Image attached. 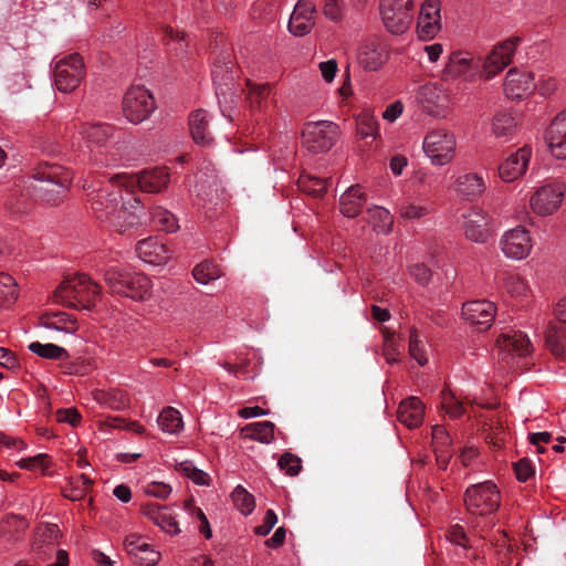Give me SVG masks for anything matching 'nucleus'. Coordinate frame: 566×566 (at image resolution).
Segmentation results:
<instances>
[{
    "instance_id": "nucleus-41",
    "label": "nucleus",
    "mask_w": 566,
    "mask_h": 566,
    "mask_svg": "<svg viewBox=\"0 0 566 566\" xmlns=\"http://www.w3.org/2000/svg\"><path fill=\"white\" fill-rule=\"evenodd\" d=\"M357 134L361 138L379 137V125L376 117L369 111H363L356 118Z\"/></svg>"
},
{
    "instance_id": "nucleus-58",
    "label": "nucleus",
    "mask_w": 566,
    "mask_h": 566,
    "mask_svg": "<svg viewBox=\"0 0 566 566\" xmlns=\"http://www.w3.org/2000/svg\"><path fill=\"white\" fill-rule=\"evenodd\" d=\"M49 464V457L46 454H38L32 458L21 459L19 465L28 470L40 469L43 471Z\"/></svg>"
},
{
    "instance_id": "nucleus-59",
    "label": "nucleus",
    "mask_w": 566,
    "mask_h": 566,
    "mask_svg": "<svg viewBox=\"0 0 566 566\" xmlns=\"http://www.w3.org/2000/svg\"><path fill=\"white\" fill-rule=\"evenodd\" d=\"M409 352L410 355L420 364L424 365L427 363V358L423 354L422 348L420 347V340L416 334V331H410V339H409Z\"/></svg>"
},
{
    "instance_id": "nucleus-2",
    "label": "nucleus",
    "mask_w": 566,
    "mask_h": 566,
    "mask_svg": "<svg viewBox=\"0 0 566 566\" xmlns=\"http://www.w3.org/2000/svg\"><path fill=\"white\" fill-rule=\"evenodd\" d=\"M32 178L39 182L33 187L38 197L49 205L57 206L72 184L73 172L57 164L43 161L33 168Z\"/></svg>"
},
{
    "instance_id": "nucleus-40",
    "label": "nucleus",
    "mask_w": 566,
    "mask_h": 566,
    "mask_svg": "<svg viewBox=\"0 0 566 566\" xmlns=\"http://www.w3.org/2000/svg\"><path fill=\"white\" fill-rule=\"evenodd\" d=\"M301 191L313 197H322L327 189V179L302 174L297 179Z\"/></svg>"
},
{
    "instance_id": "nucleus-26",
    "label": "nucleus",
    "mask_w": 566,
    "mask_h": 566,
    "mask_svg": "<svg viewBox=\"0 0 566 566\" xmlns=\"http://www.w3.org/2000/svg\"><path fill=\"white\" fill-rule=\"evenodd\" d=\"M546 139L552 155L566 159V108L552 120Z\"/></svg>"
},
{
    "instance_id": "nucleus-37",
    "label": "nucleus",
    "mask_w": 566,
    "mask_h": 566,
    "mask_svg": "<svg viewBox=\"0 0 566 566\" xmlns=\"http://www.w3.org/2000/svg\"><path fill=\"white\" fill-rule=\"evenodd\" d=\"M20 289L15 279L6 272H0V307L9 308L19 298Z\"/></svg>"
},
{
    "instance_id": "nucleus-63",
    "label": "nucleus",
    "mask_w": 566,
    "mask_h": 566,
    "mask_svg": "<svg viewBox=\"0 0 566 566\" xmlns=\"http://www.w3.org/2000/svg\"><path fill=\"white\" fill-rule=\"evenodd\" d=\"M56 420L76 427L81 421V415L75 408L60 409L56 411Z\"/></svg>"
},
{
    "instance_id": "nucleus-60",
    "label": "nucleus",
    "mask_w": 566,
    "mask_h": 566,
    "mask_svg": "<svg viewBox=\"0 0 566 566\" xmlns=\"http://www.w3.org/2000/svg\"><path fill=\"white\" fill-rule=\"evenodd\" d=\"M145 544L146 542L137 534H130L126 536L124 541L125 549L133 559L136 557V555H139V551L144 547Z\"/></svg>"
},
{
    "instance_id": "nucleus-42",
    "label": "nucleus",
    "mask_w": 566,
    "mask_h": 566,
    "mask_svg": "<svg viewBox=\"0 0 566 566\" xmlns=\"http://www.w3.org/2000/svg\"><path fill=\"white\" fill-rule=\"evenodd\" d=\"M249 92L248 101L250 107L255 111H262L268 103V96L270 95V84H252L248 81Z\"/></svg>"
},
{
    "instance_id": "nucleus-31",
    "label": "nucleus",
    "mask_w": 566,
    "mask_h": 566,
    "mask_svg": "<svg viewBox=\"0 0 566 566\" xmlns=\"http://www.w3.org/2000/svg\"><path fill=\"white\" fill-rule=\"evenodd\" d=\"M189 129L193 142L209 146L213 138L209 132V119L205 109H196L189 115Z\"/></svg>"
},
{
    "instance_id": "nucleus-19",
    "label": "nucleus",
    "mask_w": 566,
    "mask_h": 566,
    "mask_svg": "<svg viewBox=\"0 0 566 566\" xmlns=\"http://www.w3.org/2000/svg\"><path fill=\"white\" fill-rule=\"evenodd\" d=\"M389 59L387 45L379 39L366 40L358 52V62L366 71L379 70Z\"/></svg>"
},
{
    "instance_id": "nucleus-38",
    "label": "nucleus",
    "mask_w": 566,
    "mask_h": 566,
    "mask_svg": "<svg viewBox=\"0 0 566 566\" xmlns=\"http://www.w3.org/2000/svg\"><path fill=\"white\" fill-rule=\"evenodd\" d=\"M367 216L368 222L378 233L388 234L391 231L394 219L387 209L382 207L369 208L367 209Z\"/></svg>"
},
{
    "instance_id": "nucleus-17",
    "label": "nucleus",
    "mask_w": 566,
    "mask_h": 566,
    "mask_svg": "<svg viewBox=\"0 0 566 566\" xmlns=\"http://www.w3.org/2000/svg\"><path fill=\"white\" fill-rule=\"evenodd\" d=\"M441 3L439 0H427L422 3L418 21L417 33L419 39L427 41L433 39L441 30Z\"/></svg>"
},
{
    "instance_id": "nucleus-25",
    "label": "nucleus",
    "mask_w": 566,
    "mask_h": 566,
    "mask_svg": "<svg viewBox=\"0 0 566 566\" xmlns=\"http://www.w3.org/2000/svg\"><path fill=\"white\" fill-rule=\"evenodd\" d=\"M60 534L56 524H46L36 527L31 544L32 553L40 559L45 560L55 548V543Z\"/></svg>"
},
{
    "instance_id": "nucleus-45",
    "label": "nucleus",
    "mask_w": 566,
    "mask_h": 566,
    "mask_svg": "<svg viewBox=\"0 0 566 566\" xmlns=\"http://www.w3.org/2000/svg\"><path fill=\"white\" fill-rule=\"evenodd\" d=\"M151 221L160 231L169 233L175 232L179 228L177 218L171 212L159 207L151 212Z\"/></svg>"
},
{
    "instance_id": "nucleus-57",
    "label": "nucleus",
    "mask_w": 566,
    "mask_h": 566,
    "mask_svg": "<svg viewBox=\"0 0 566 566\" xmlns=\"http://www.w3.org/2000/svg\"><path fill=\"white\" fill-rule=\"evenodd\" d=\"M546 342L551 347L552 352L557 355H564L565 353V343L559 336L558 332L552 326L546 335Z\"/></svg>"
},
{
    "instance_id": "nucleus-32",
    "label": "nucleus",
    "mask_w": 566,
    "mask_h": 566,
    "mask_svg": "<svg viewBox=\"0 0 566 566\" xmlns=\"http://www.w3.org/2000/svg\"><path fill=\"white\" fill-rule=\"evenodd\" d=\"M366 202L365 193L359 185L348 188L339 199L340 212L347 218H355Z\"/></svg>"
},
{
    "instance_id": "nucleus-51",
    "label": "nucleus",
    "mask_w": 566,
    "mask_h": 566,
    "mask_svg": "<svg viewBox=\"0 0 566 566\" xmlns=\"http://www.w3.org/2000/svg\"><path fill=\"white\" fill-rule=\"evenodd\" d=\"M442 408L452 418H458L465 412L463 402L460 401L453 394L444 392L441 401Z\"/></svg>"
},
{
    "instance_id": "nucleus-5",
    "label": "nucleus",
    "mask_w": 566,
    "mask_h": 566,
    "mask_svg": "<svg viewBox=\"0 0 566 566\" xmlns=\"http://www.w3.org/2000/svg\"><path fill=\"white\" fill-rule=\"evenodd\" d=\"M339 135V126L334 122L306 123L302 132L303 145L313 154L325 153L335 145Z\"/></svg>"
},
{
    "instance_id": "nucleus-44",
    "label": "nucleus",
    "mask_w": 566,
    "mask_h": 566,
    "mask_svg": "<svg viewBox=\"0 0 566 566\" xmlns=\"http://www.w3.org/2000/svg\"><path fill=\"white\" fill-rule=\"evenodd\" d=\"M192 275L198 283L208 284L221 276V270L213 262L203 261L195 266Z\"/></svg>"
},
{
    "instance_id": "nucleus-12",
    "label": "nucleus",
    "mask_w": 566,
    "mask_h": 566,
    "mask_svg": "<svg viewBox=\"0 0 566 566\" xmlns=\"http://www.w3.org/2000/svg\"><path fill=\"white\" fill-rule=\"evenodd\" d=\"M520 42L518 36H513L495 45L481 64V77L490 80L505 69L511 63Z\"/></svg>"
},
{
    "instance_id": "nucleus-27",
    "label": "nucleus",
    "mask_w": 566,
    "mask_h": 566,
    "mask_svg": "<svg viewBox=\"0 0 566 566\" xmlns=\"http://www.w3.org/2000/svg\"><path fill=\"white\" fill-rule=\"evenodd\" d=\"M136 253L146 263L160 265L170 259L166 245L156 237H149L136 243Z\"/></svg>"
},
{
    "instance_id": "nucleus-14",
    "label": "nucleus",
    "mask_w": 566,
    "mask_h": 566,
    "mask_svg": "<svg viewBox=\"0 0 566 566\" xmlns=\"http://www.w3.org/2000/svg\"><path fill=\"white\" fill-rule=\"evenodd\" d=\"M446 80L463 78L473 82L481 77L480 60H474L469 53L453 52L442 72Z\"/></svg>"
},
{
    "instance_id": "nucleus-55",
    "label": "nucleus",
    "mask_w": 566,
    "mask_h": 566,
    "mask_svg": "<svg viewBox=\"0 0 566 566\" xmlns=\"http://www.w3.org/2000/svg\"><path fill=\"white\" fill-rule=\"evenodd\" d=\"M452 443V440L449 436V432L441 424H436L432 427V444L433 449H449Z\"/></svg>"
},
{
    "instance_id": "nucleus-3",
    "label": "nucleus",
    "mask_w": 566,
    "mask_h": 566,
    "mask_svg": "<svg viewBox=\"0 0 566 566\" xmlns=\"http://www.w3.org/2000/svg\"><path fill=\"white\" fill-rule=\"evenodd\" d=\"M104 282L112 294L145 301L151 295L150 279L139 272H133L120 266H111L104 272Z\"/></svg>"
},
{
    "instance_id": "nucleus-8",
    "label": "nucleus",
    "mask_w": 566,
    "mask_h": 566,
    "mask_svg": "<svg viewBox=\"0 0 566 566\" xmlns=\"http://www.w3.org/2000/svg\"><path fill=\"white\" fill-rule=\"evenodd\" d=\"M155 99L144 86H130L123 98V112L133 124H139L147 119L155 111Z\"/></svg>"
},
{
    "instance_id": "nucleus-52",
    "label": "nucleus",
    "mask_w": 566,
    "mask_h": 566,
    "mask_svg": "<svg viewBox=\"0 0 566 566\" xmlns=\"http://www.w3.org/2000/svg\"><path fill=\"white\" fill-rule=\"evenodd\" d=\"M277 464L281 470H284L291 476L297 475L302 468L301 459L291 452L283 453Z\"/></svg>"
},
{
    "instance_id": "nucleus-21",
    "label": "nucleus",
    "mask_w": 566,
    "mask_h": 566,
    "mask_svg": "<svg viewBox=\"0 0 566 566\" xmlns=\"http://www.w3.org/2000/svg\"><path fill=\"white\" fill-rule=\"evenodd\" d=\"M485 189V178L479 172L465 171L460 174L453 182V190L457 196L470 202L479 199Z\"/></svg>"
},
{
    "instance_id": "nucleus-46",
    "label": "nucleus",
    "mask_w": 566,
    "mask_h": 566,
    "mask_svg": "<svg viewBox=\"0 0 566 566\" xmlns=\"http://www.w3.org/2000/svg\"><path fill=\"white\" fill-rule=\"evenodd\" d=\"M232 500L238 510L244 515H249L255 507L254 497L243 486L238 485L232 492Z\"/></svg>"
},
{
    "instance_id": "nucleus-24",
    "label": "nucleus",
    "mask_w": 566,
    "mask_h": 566,
    "mask_svg": "<svg viewBox=\"0 0 566 566\" xmlns=\"http://www.w3.org/2000/svg\"><path fill=\"white\" fill-rule=\"evenodd\" d=\"M531 155L532 150L527 146H524L510 155L499 167V175L501 179L505 182H512L524 175Z\"/></svg>"
},
{
    "instance_id": "nucleus-35",
    "label": "nucleus",
    "mask_w": 566,
    "mask_h": 566,
    "mask_svg": "<svg viewBox=\"0 0 566 566\" xmlns=\"http://www.w3.org/2000/svg\"><path fill=\"white\" fill-rule=\"evenodd\" d=\"M517 126L518 119L510 112L500 111L493 116L492 132L499 138L513 136Z\"/></svg>"
},
{
    "instance_id": "nucleus-16",
    "label": "nucleus",
    "mask_w": 566,
    "mask_h": 566,
    "mask_svg": "<svg viewBox=\"0 0 566 566\" xmlns=\"http://www.w3.org/2000/svg\"><path fill=\"white\" fill-rule=\"evenodd\" d=\"M500 245L505 256L513 260H523L531 253L533 242L530 232L524 227L518 226L503 234Z\"/></svg>"
},
{
    "instance_id": "nucleus-30",
    "label": "nucleus",
    "mask_w": 566,
    "mask_h": 566,
    "mask_svg": "<svg viewBox=\"0 0 566 566\" xmlns=\"http://www.w3.org/2000/svg\"><path fill=\"white\" fill-rule=\"evenodd\" d=\"M424 407L417 397H410L401 401L398 409V419L408 428H417L423 421Z\"/></svg>"
},
{
    "instance_id": "nucleus-43",
    "label": "nucleus",
    "mask_w": 566,
    "mask_h": 566,
    "mask_svg": "<svg viewBox=\"0 0 566 566\" xmlns=\"http://www.w3.org/2000/svg\"><path fill=\"white\" fill-rule=\"evenodd\" d=\"M158 426L163 431L176 433L182 428V419L180 412L172 407H166L158 417Z\"/></svg>"
},
{
    "instance_id": "nucleus-9",
    "label": "nucleus",
    "mask_w": 566,
    "mask_h": 566,
    "mask_svg": "<svg viewBox=\"0 0 566 566\" xmlns=\"http://www.w3.org/2000/svg\"><path fill=\"white\" fill-rule=\"evenodd\" d=\"M455 147L454 135L446 129L431 130L423 140L424 153L438 166H443L453 159Z\"/></svg>"
},
{
    "instance_id": "nucleus-10",
    "label": "nucleus",
    "mask_w": 566,
    "mask_h": 566,
    "mask_svg": "<svg viewBox=\"0 0 566 566\" xmlns=\"http://www.w3.org/2000/svg\"><path fill=\"white\" fill-rule=\"evenodd\" d=\"M417 98L422 111L428 115L446 118L451 112V98L448 92L436 83L422 85Z\"/></svg>"
},
{
    "instance_id": "nucleus-22",
    "label": "nucleus",
    "mask_w": 566,
    "mask_h": 566,
    "mask_svg": "<svg viewBox=\"0 0 566 566\" xmlns=\"http://www.w3.org/2000/svg\"><path fill=\"white\" fill-rule=\"evenodd\" d=\"M503 86L507 97L520 99L534 90V76L531 72L513 67L506 73Z\"/></svg>"
},
{
    "instance_id": "nucleus-49",
    "label": "nucleus",
    "mask_w": 566,
    "mask_h": 566,
    "mask_svg": "<svg viewBox=\"0 0 566 566\" xmlns=\"http://www.w3.org/2000/svg\"><path fill=\"white\" fill-rule=\"evenodd\" d=\"M431 209L424 205L407 203L399 209V216L405 220H419L427 217Z\"/></svg>"
},
{
    "instance_id": "nucleus-13",
    "label": "nucleus",
    "mask_w": 566,
    "mask_h": 566,
    "mask_svg": "<svg viewBox=\"0 0 566 566\" xmlns=\"http://www.w3.org/2000/svg\"><path fill=\"white\" fill-rule=\"evenodd\" d=\"M115 179L125 187L138 185L142 191L156 193L160 192L168 185L169 172L166 167H156L150 170H144L137 176L116 175Z\"/></svg>"
},
{
    "instance_id": "nucleus-39",
    "label": "nucleus",
    "mask_w": 566,
    "mask_h": 566,
    "mask_svg": "<svg viewBox=\"0 0 566 566\" xmlns=\"http://www.w3.org/2000/svg\"><path fill=\"white\" fill-rule=\"evenodd\" d=\"M28 348L31 353L45 359L65 360L70 357L65 348L52 343L42 344L40 342H33Z\"/></svg>"
},
{
    "instance_id": "nucleus-54",
    "label": "nucleus",
    "mask_w": 566,
    "mask_h": 566,
    "mask_svg": "<svg viewBox=\"0 0 566 566\" xmlns=\"http://www.w3.org/2000/svg\"><path fill=\"white\" fill-rule=\"evenodd\" d=\"M160 558L158 552L154 551L147 543L139 551V555L133 559L139 566H155Z\"/></svg>"
},
{
    "instance_id": "nucleus-20",
    "label": "nucleus",
    "mask_w": 566,
    "mask_h": 566,
    "mask_svg": "<svg viewBox=\"0 0 566 566\" xmlns=\"http://www.w3.org/2000/svg\"><path fill=\"white\" fill-rule=\"evenodd\" d=\"M143 210V205L138 197L129 196L127 200H124L117 207L109 226L113 227L119 233L126 232L128 229L135 227L138 223V212Z\"/></svg>"
},
{
    "instance_id": "nucleus-28",
    "label": "nucleus",
    "mask_w": 566,
    "mask_h": 566,
    "mask_svg": "<svg viewBox=\"0 0 566 566\" xmlns=\"http://www.w3.org/2000/svg\"><path fill=\"white\" fill-rule=\"evenodd\" d=\"M496 343L501 349L516 354L520 357H524L533 350L528 336L521 331L503 333L499 336Z\"/></svg>"
},
{
    "instance_id": "nucleus-29",
    "label": "nucleus",
    "mask_w": 566,
    "mask_h": 566,
    "mask_svg": "<svg viewBox=\"0 0 566 566\" xmlns=\"http://www.w3.org/2000/svg\"><path fill=\"white\" fill-rule=\"evenodd\" d=\"M145 516L157 524L163 531L170 534H178L180 530L177 522L171 516L167 506H161L154 502H148L142 509Z\"/></svg>"
},
{
    "instance_id": "nucleus-7",
    "label": "nucleus",
    "mask_w": 566,
    "mask_h": 566,
    "mask_svg": "<svg viewBox=\"0 0 566 566\" xmlns=\"http://www.w3.org/2000/svg\"><path fill=\"white\" fill-rule=\"evenodd\" d=\"M84 76L85 65L78 53H72L55 64L54 83L62 93H71L76 90Z\"/></svg>"
},
{
    "instance_id": "nucleus-6",
    "label": "nucleus",
    "mask_w": 566,
    "mask_h": 566,
    "mask_svg": "<svg viewBox=\"0 0 566 566\" xmlns=\"http://www.w3.org/2000/svg\"><path fill=\"white\" fill-rule=\"evenodd\" d=\"M463 501L470 513L486 515L499 509L501 496L497 486L491 481H485L469 486Z\"/></svg>"
},
{
    "instance_id": "nucleus-50",
    "label": "nucleus",
    "mask_w": 566,
    "mask_h": 566,
    "mask_svg": "<svg viewBox=\"0 0 566 566\" xmlns=\"http://www.w3.org/2000/svg\"><path fill=\"white\" fill-rule=\"evenodd\" d=\"M408 273L421 286H427L432 280V271L424 263L409 265Z\"/></svg>"
},
{
    "instance_id": "nucleus-15",
    "label": "nucleus",
    "mask_w": 566,
    "mask_h": 566,
    "mask_svg": "<svg viewBox=\"0 0 566 566\" xmlns=\"http://www.w3.org/2000/svg\"><path fill=\"white\" fill-rule=\"evenodd\" d=\"M565 192L563 184H549L538 188L531 197L532 210L538 216H551L560 207Z\"/></svg>"
},
{
    "instance_id": "nucleus-4",
    "label": "nucleus",
    "mask_w": 566,
    "mask_h": 566,
    "mask_svg": "<svg viewBox=\"0 0 566 566\" xmlns=\"http://www.w3.org/2000/svg\"><path fill=\"white\" fill-rule=\"evenodd\" d=\"M416 0H380L379 13L384 27L395 35H401L412 24Z\"/></svg>"
},
{
    "instance_id": "nucleus-18",
    "label": "nucleus",
    "mask_w": 566,
    "mask_h": 566,
    "mask_svg": "<svg viewBox=\"0 0 566 566\" xmlns=\"http://www.w3.org/2000/svg\"><path fill=\"white\" fill-rule=\"evenodd\" d=\"M462 218L465 238L475 243H485L491 237L486 213L482 209L471 207Z\"/></svg>"
},
{
    "instance_id": "nucleus-11",
    "label": "nucleus",
    "mask_w": 566,
    "mask_h": 566,
    "mask_svg": "<svg viewBox=\"0 0 566 566\" xmlns=\"http://www.w3.org/2000/svg\"><path fill=\"white\" fill-rule=\"evenodd\" d=\"M116 180L113 177L106 187L93 191L91 199L92 210L95 217L109 224L117 207L123 201V190L119 186H115L112 181Z\"/></svg>"
},
{
    "instance_id": "nucleus-1",
    "label": "nucleus",
    "mask_w": 566,
    "mask_h": 566,
    "mask_svg": "<svg viewBox=\"0 0 566 566\" xmlns=\"http://www.w3.org/2000/svg\"><path fill=\"white\" fill-rule=\"evenodd\" d=\"M102 286L85 273L67 275L55 287L52 301L78 312H90L101 296Z\"/></svg>"
},
{
    "instance_id": "nucleus-62",
    "label": "nucleus",
    "mask_w": 566,
    "mask_h": 566,
    "mask_svg": "<svg viewBox=\"0 0 566 566\" xmlns=\"http://www.w3.org/2000/svg\"><path fill=\"white\" fill-rule=\"evenodd\" d=\"M145 492L154 497L166 499L171 493V488L163 482H151L146 485Z\"/></svg>"
},
{
    "instance_id": "nucleus-34",
    "label": "nucleus",
    "mask_w": 566,
    "mask_h": 566,
    "mask_svg": "<svg viewBox=\"0 0 566 566\" xmlns=\"http://www.w3.org/2000/svg\"><path fill=\"white\" fill-rule=\"evenodd\" d=\"M497 314V307L495 303L489 300H475L469 301L462 304V316L463 318H479L482 316H488L490 318H495Z\"/></svg>"
},
{
    "instance_id": "nucleus-48",
    "label": "nucleus",
    "mask_w": 566,
    "mask_h": 566,
    "mask_svg": "<svg viewBox=\"0 0 566 566\" xmlns=\"http://www.w3.org/2000/svg\"><path fill=\"white\" fill-rule=\"evenodd\" d=\"M504 289L512 297L525 296L528 291L526 281L517 274H507L505 276Z\"/></svg>"
},
{
    "instance_id": "nucleus-53",
    "label": "nucleus",
    "mask_w": 566,
    "mask_h": 566,
    "mask_svg": "<svg viewBox=\"0 0 566 566\" xmlns=\"http://www.w3.org/2000/svg\"><path fill=\"white\" fill-rule=\"evenodd\" d=\"M384 335V355L388 363L397 361L398 349L396 348L395 333L387 327L381 328Z\"/></svg>"
},
{
    "instance_id": "nucleus-47",
    "label": "nucleus",
    "mask_w": 566,
    "mask_h": 566,
    "mask_svg": "<svg viewBox=\"0 0 566 566\" xmlns=\"http://www.w3.org/2000/svg\"><path fill=\"white\" fill-rule=\"evenodd\" d=\"M29 526L28 521L20 515H8L4 520L3 532L9 535V539L17 541L19 535Z\"/></svg>"
},
{
    "instance_id": "nucleus-36",
    "label": "nucleus",
    "mask_w": 566,
    "mask_h": 566,
    "mask_svg": "<svg viewBox=\"0 0 566 566\" xmlns=\"http://www.w3.org/2000/svg\"><path fill=\"white\" fill-rule=\"evenodd\" d=\"M275 424L271 421L252 422L241 429V434L245 438L270 443L274 439Z\"/></svg>"
},
{
    "instance_id": "nucleus-56",
    "label": "nucleus",
    "mask_w": 566,
    "mask_h": 566,
    "mask_svg": "<svg viewBox=\"0 0 566 566\" xmlns=\"http://www.w3.org/2000/svg\"><path fill=\"white\" fill-rule=\"evenodd\" d=\"M39 326L65 334H75L78 329L77 321H59V323L54 321H40Z\"/></svg>"
},
{
    "instance_id": "nucleus-64",
    "label": "nucleus",
    "mask_w": 566,
    "mask_h": 566,
    "mask_svg": "<svg viewBox=\"0 0 566 566\" xmlns=\"http://www.w3.org/2000/svg\"><path fill=\"white\" fill-rule=\"evenodd\" d=\"M277 522V516L273 510H268L262 525L255 527V534L266 536Z\"/></svg>"
},
{
    "instance_id": "nucleus-61",
    "label": "nucleus",
    "mask_w": 566,
    "mask_h": 566,
    "mask_svg": "<svg viewBox=\"0 0 566 566\" xmlns=\"http://www.w3.org/2000/svg\"><path fill=\"white\" fill-rule=\"evenodd\" d=\"M515 474L518 481L526 482L534 475V469L530 460L521 459L514 464Z\"/></svg>"
},
{
    "instance_id": "nucleus-23",
    "label": "nucleus",
    "mask_w": 566,
    "mask_h": 566,
    "mask_svg": "<svg viewBox=\"0 0 566 566\" xmlns=\"http://www.w3.org/2000/svg\"><path fill=\"white\" fill-rule=\"evenodd\" d=\"M315 6L306 0H300L289 21V30L295 36H303L314 27Z\"/></svg>"
},
{
    "instance_id": "nucleus-33",
    "label": "nucleus",
    "mask_w": 566,
    "mask_h": 566,
    "mask_svg": "<svg viewBox=\"0 0 566 566\" xmlns=\"http://www.w3.org/2000/svg\"><path fill=\"white\" fill-rule=\"evenodd\" d=\"M78 133L88 144L102 147L113 136L114 127L106 123H85L81 125Z\"/></svg>"
}]
</instances>
